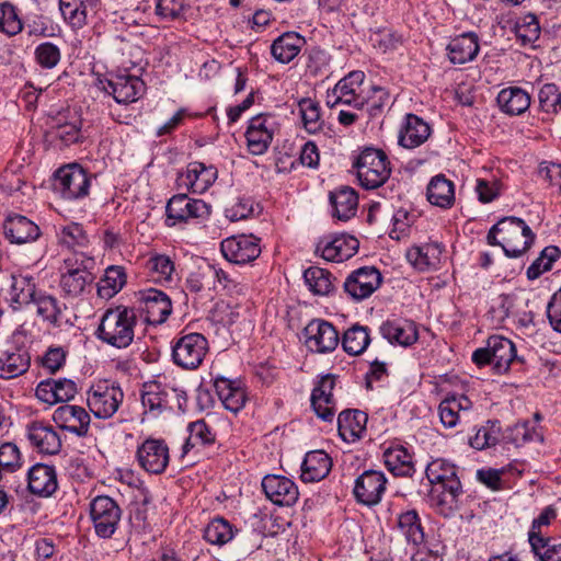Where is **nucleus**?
Instances as JSON below:
<instances>
[{
	"label": "nucleus",
	"instance_id": "1",
	"mask_svg": "<svg viewBox=\"0 0 561 561\" xmlns=\"http://www.w3.org/2000/svg\"><path fill=\"white\" fill-rule=\"evenodd\" d=\"M425 473L432 484V501L440 513L449 515L457 508L459 496L462 494L457 467L446 459L438 458L427 465Z\"/></svg>",
	"mask_w": 561,
	"mask_h": 561
},
{
	"label": "nucleus",
	"instance_id": "2",
	"mask_svg": "<svg viewBox=\"0 0 561 561\" xmlns=\"http://www.w3.org/2000/svg\"><path fill=\"white\" fill-rule=\"evenodd\" d=\"M136 324V310L117 306L104 312L96 330V336L113 347L126 348L134 341Z\"/></svg>",
	"mask_w": 561,
	"mask_h": 561
},
{
	"label": "nucleus",
	"instance_id": "3",
	"mask_svg": "<svg viewBox=\"0 0 561 561\" xmlns=\"http://www.w3.org/2000/svg\"><path fill=\"white\" fill-rule=\"evenodd\" d=\"M94 259L83 252H73L62 260L59 268V286L68 297H79L91 288L95 280Z\"/></svg>",
	"mask_w": 561,
	"mask_h": 561
},
{
	"label": "nucleus",
	"instance_id": "4",
	"mask_svg": "<svg viewBox=\"0 0 561 561\" xmlns=\"http://www.w3.org/2000/svg\"><path fill=\"white\" fill-rule=\"evenodd\" d=\"M353 169L359 185L365 190L382 186L390 178L391 167L388 156L381 149L367 147L353 161Z\"/></svg>",
	"mask_w": 561,
	"mask_h": 561
},
{
	"label": "nucleus",
	"instance_id": "5",
	"mask_svg": "<svg viewBox=\"0 0 561 561\" xmlns=\"http://www.w3.org/2000/svg\"><path fill=\"white\" fill-rule=\"evenodd\" d=\"M471 358L479 367L493 364L499 374L506 373L514 362H524L522 357L517 356L515 344L502 335L490 336L486 346L476 350Z\"/></svg>",
	"mask_w": 561,
	"mask_h": 561
},
{
	"label": "nucleus",
	"instance_id": "6",
	"mask_svg": "<svg viewBox=\"0 0 561 561\" xmlns=\"http://www.w3.org/2000/svg\"><path fill=\"white\" fill-rule=\"evenodd\" d=\"M500 229V243L508 257H519L533 244L535 233L529 226L518 217H504L496 222Z\"/></svg>",
	"mask_w": 561,
	"mask_h": 561
},
{
	"label": "nucleus",
	"instance_id": "7",
	"mask_svg": "<svg viewBox=\"0 0 561 561\" xmlns=\"http://www.w3.org/2000/svg\"><path fill=\"white\" fill-rule=\"evenodd\" d=\"M89 514L95 535L110 539L119 527L123 510L113 497L98 495L89 504Z\"/></svg>",
	"mask_w": 561,
	"mask_h": 561
},
{
	"label": "nucleus",
	"instance_id": "8",
	"mask_svg": "<svg viewBox=\"0 0 561 561\" xmlns=\"http://www.w3.org/2000/svg\"><path fill=\"white\" fill-rule=\"evenodd\" d=\"M171 394L176 398L179 408L182 407V401L186 402V391L182 387L170 386L161 381L145 382L141 390V404L145 413L157 417L163 411L172 409L170 405Z\"/></svg>",
	"mask_w": 561,
	"mask_h": 561
},
{
	"label": "nucleus",
	"instance_id": "9",
	"mask_svg": "<svg viewBox=\"0 0 561 561\" xmlns=\"http://www.w3.org/2000/svg\"><path fill=\"white\" fill-rule=\"evenodd\" d=\"M124 399V392L119 386L101 381L92 385L87 392L89 410L98 419H110L118 410Z\"/></svg>",
	"mask_w": 561,
	"mask_h": 561
},
{
	"label": "nucleus",
	"instance_id": "10",
	"mask_svg": "<svg viewBox=\"0 0 561 561\" xmlns=\"http://www.w3.org/2000/svg\"><path fill=\"white\" fill-rule=\"evenodd\" d=\"M91 175L79 164L59 168L55 173V191L65 199H80L89 194Z\"/></svg>",
	"mask_w": 561,
	"mask_h": 561
},
{
	"label": "nucleus",
	"instance_id": "11",
	"mask_svg": "<svg viewBox=\"0 0 561 561\" xmlns=\"http://www.w3.org/2000/svg\"><path fill=\"white\" fill-rule=\"evenodd\" d=\"M208 352V341L201 333H188L176 339L172 345V359L184 369H196Z\"/></svg>",
	"mask_w": 561,
	"mask_h": 561
},
{
	"label": "nucleus",
	"instance_id": "12",
	"mask_svg": "<svg viewBox=\"0 0 561 561\" xmlns=\"http://www.w3.org/2000/svg\"><path fill=\"white\" fill-rule=\"evenodd\" d=\"M210 205L202 199L190 198L186 194L172 196L165 207L167 225L187 222L190 219H207L210 216Z\"/></svg>",
	"mask_w": 561,
	"mask_h": 561
},
{
	"label": "nucleus",
	"instance_id": "13",
	"mask_svg": "<svg viewBox=\"0 0 561 561\" xmlns=\"http://www.w3.org/2000/svg\"><path fill=\"white\" fill-rule=\"evenodd\" d=\"M136 459L145 471L161 474L170 461L169 446L164 439L146 438L137 448Z\"/></svg>",
	"mask_w": 561,
	"mask_h": 561
},
{
	"label": "nucleus",
	"instance_id": "14",
	"mask_svg": "<svg viewBox=\"0 0 561 561\" xmlns=\"http://www.w3.org/2000/svg\"><path fill=\"white\" fill-rule=\"evenodd\" d=\"M276 129L277 123L274 115L260 114L252 117L245 131L249 151L255 156L265 153Z\"/></svg>",
	"mask_w": 561,
	"mask_h": 561
},
{
	"label": "nucleus",
	"instance_id": "15",
	"mask_svg": "<svg viewBox=\"0 0 561 561\" xmlns=\"http://www.w3.org/2000/svg\"><path fill=\"white\" fill-rule=\"evenodd\" d=\"M220 250L225 259L234 264L250 263L257 259L262 251L260 239L253 234L226 238L220 243Z\"/></svg>",
	"mask_w": 561,
	"mask_h": 561
},
{
	"label": "nucleus",
	"instance_id": "16",
	"mask_svg": "<svg viewBox=\"0 0 561 561\" xmlns=\"http://www.w3.org/2000/svg\"><path fill=\"white\" fill-rule=\"evenodd\" d=\"M382 282L380 272L374 266H364L353 271L344 282L345 293L360 301L375 293Z\"/></svg>",
	"mask_w": 561,
	"mask_h": 561
},
{
	"label": "nucleus",
	"instance_id": "17",
	"mask_svg": "<svg viewBox=\"0 0 561 561\" xmlns=\"http://www.w3.org/2000/svg\"><path fill=\"white\" fill-rule=\"evenodd\" d=\"M218 171L213 165L199 161L190 162L185 171L179 173L176 185L195 194L205 193L216 181Z\"/></svg>",
	"mask_w": 561,
	"mask_h": 561
},
{
	"label": "nucleus",
	"instance_id": "18",
	"mask_svg": "<svg viewBox=\"0 0 561 561\" xmlns=\"http://www.w3.org/2000/svg\"><path fill=\"white\" fill-rule=\"evenodd\" d=\"M387 478L378 470H366L356 480L353 489L356 501L367 506L380 503L386 489Z\"/></svg>",
	"mask_w": 561,
	"mask_h": 561
},
{
	"label": "nucleus",
	"instance_id": "19",
	"mask_svg": "<svg viewBox=\"0 0 561 561\" xmlns=\"http://www.w3.org/2000/svg\"><path fill=\"white\" fill-rule=\"evenodd\" d=\"M103 90L113 95L117 103L129 104L136 102L145 93L146 84L137 76L121 73L107 79Z\"/></svg>",
	"mask_w": 561,
	"mask_h": 561
},
{
	"label": "nucleus",
	"instance_id": "20",
	"mask_svg": "<svg viewBox=\"0 0 561 561\" xmlns=\"http://www.w3.org/2000/svg\"><path fill=\"white\" fill-rule=\"evenodd\" d=\"M307 347L317 353H328L335 350L339 344V332L328 321L314 319L310 321L305 330Z\"/></svg>",
	"mask_w": 561,
	"mask_h": 561
},
{
	"label": "nucleus",
	"instance_id": "21",
	"mask_svg": "<svg viewBox=\"0 0 561 561\" xmlns=\"http://www.w3.org/2000/svg\"><path fill=\"white\" fill-rule=\"evenodd\" d=\"M53 420L62 431L77 437H85L89 434L91 417L82 407L62 404L54 411Z\"/></svg>",
	"mask_w": 561,
	"mask_h": 561
},
{
	"label": "nucleus",
	"instance_id": "22",
	"mask_svg": "<svg viewBox=\"0 0 561 561\" xmlns=\"http://www.w3.org/2000/svg\"><path fill=\"white\" fill-rule=\"evenodd\" d=\"M140 310L151 324L163 323L172 312L170 297L160 289L148 288L139 291Z\"/></svg>",
	"mask_w": 561,
	"mask_h": 561
},
{
	"label": "nucleus",
	"instance_id": "23",
	"mask_svg": "<svg viewBox=\"0 0 561 561\" xmlns=\"http://www.w3.org/2000/svg\"><path fill=\"white\" fill-rule=\"evenodd\" d=\"M335 376L327 374L320 377L311 392V407L319 419L324 422H332L336 407L333 398Z\"/></svg>",
	"mask_w": 561,
	"mask_h": 561
},
{
	"label": "nucleus",
	"instance_id": "24",
	"mask_svg": "<svg viewBox=\"0 0 561 561\" xmlns=\"http://www.w3.org/2000/svg\"><path fill=\"white\" fill-rule=\"evenodd\" d=\"M262 489L266 497L278 506H291L299 496L295 482L284 476H265L262 480Z\"/></svg>",
	"mask_w": 561,
	"mask_h": 561
},
{
	"label": "nucleus",
	"instance_id": "25",
	"mask_svg": "<svg viewBox=\"0 0 561 561\" xmlns=\"http://www.w3.org/2000/svg\"><path fill=\"white\" fill-rule=\"evenodd\" d=\"M359 247V241L350 234H340L333 238L320 240L316 247V253L329 262H343L353 257Z\"/></svg>",
	"mask_w": 561,
	"mask_h": 561
},
{
	"label": "nucleus",
	"instance_id": "26",
	"mask_svg": "<svg viewBox=\"0 0 561 561\" xmlns=\"http://www.w3.org/2000/svg\"><path fill=\"white\" fill-rule=\"evenodd\" d=\"M432 128L422 117L408 113L403 117L398 133V145L405 149H415L431 137Z\"/></svg>",
	"mask_w": 561,
	"mask_h": 561
},
{
	"label": "nucleus",
	"instance_id": "27",
	"mask_svg": "<svg viewBox=\"0 0 561 561\" xmlns=\"http://www.w3.org/2000/svg\"><path fill=\"white\" fill-rule=\"evenodd\" d=\"M26 437L38 453L57 455L61 449V438L49 424L34 421L26 426Z\"/></svg>",
	"mask_w": 561,
	"mask_h": 561
},
{
	"label": "nucleus",
	"instance_id": "28",
	"mask_svg": "<svg viewBox=\"0 0 561 561\" xmlns=\"http://www.w3.org/2000/svg\"><path fill=\"white\" fill-rule=\"evenodd\" d=\"M28 491L39 497H49L58 489L56 468L47 463H35L27 471Z\"/></svg>",
	"mask_w": 561,
	"mask_h": 561
},
{
	"label": "nucleus",
	"instance_id": "29",
	"mask_svg": "<svg viewBox=\"0 0 561 561\" xmlns=\"http://www.w3.org/2000/svg\"><path fill=\"white\" fill-rule=\"evenodd\" d=\"M448 60L454 65H463L476 59L480 51L479 36L466 32L451 38L446 47Z\"/></svg>",
	"mask_w": 561,
	"mask_h": 561
},
{
	"label": "nucleus",
	"instance_id": "30",
	"mask_svg": "<svg viewBox=\"0 0 561 561\" xmlns=\"http://www.w3.org/2000/svg\"><path fill=\"white\" fill-rule=\"evenodd\" d=\"M5 238L15 244L35 241L39 234L38 226L22 215H10L3 224Z\"/></svg>",
	"mask_w": 561,
	"mask_h": 561
},
{
	"label": "nucleus",
	"instance_id": "31",
	"mask_svg": "<svg viewBox=\"0 0 561 561\" xmlns=\"http://www.w3.org/2000/svg\"><path fill=\"white\" fill-rule=\"evenodd\" d=\"M379 331L389 343L402 346H410L419 339L416 325L410 320H387L380 325Z\"/></svg>",
	"mask_w": 561,
	"mask_h": 561
},
{
	"label": "nucleus",
	"instance_id": "32",
	"mask_svg": "<svg viewBox=\"0 0 561 561\" xmlns=\"http://www.w3.org/2000/svg\"><path fill=\"white\" fill-rule=\"evenodd\" d=\"M368 415L360 410H344L337 417V431L346 443L359 440L366 433Z\"/></svg>",
	"mask_w": 561,
	"mask_h": 561
},
{
	"label": "nucleus",
	"instance_id": "33",
	"mask_svg": "<svg viewBox=\"0 0 561 561\" xmlns=\"http://www.w3.org/2000/svg\"><path fill=\"white\" fill-rule=\"evenodd\" d=\"M364 79L365 73L363 71H351L334 85L339 95L343 99L344 105L358 110L364 107L366 96L360 93Z\"/></svg>",
	"mask_w": 561,
	"mask_h": 561
},
{
	"label": "nucleus",
	"instance_id": "34",
	"mask_svg": "<svg viewBox=\"0 0 561 561\" xmlns=\"http://www.w3.org/2000/svg\"><path fill=\"white\" fill-rule=\"evenodd\" d=\"M332 460L323 450L307 453L302 465L300 478L304 482H318L331 471Z\"/></svg>",
	"mask_w": 561,
	"mask_h": 561
},
{
	"label": "nucleus",
	"instance_id": "35",
	"mask_svg": "<svg viewBox=\"0 0 561 561\" xmlns=\"http://www.w3.org/2000/svg\"><path fill=\"white\" fill-rule=\"evenodd\" d=\"M31 356L26 350L12 347L0 355V378H16L30 368Z\"/></svg>",
	"mask_w": 561,
	"mask_h": 561
},
{
	"label": "nucleus",
	"instance_id": "36",
	"mask_svg": "<svg viewBox=\"0 0 561 561\" xmlns=\"http://www.w3.org/2000/svg\"><path fill=\"white\" fill-rule=\"evenodd\" d=\"M214 387L222 405L228 411L238 413L244 407L247 401L245 391L234 381L225 377H217Z\"/></svg>",
	"mask_w": 561,
	"mask_h": 561
},
{
	"label": "nucleus",
	"instance_id": "37",
	"mask_svg": "<svg viewBox=\"0 0 561 561\" xmlns=\"http://www.w3.org/2000/svg\"><path fill=\"white\" fill-rule=\"evenodd\" d=\"M443 249L438 243L412 247L407 252L408 261L419 271L436 270L440 264Z\"/></svg>",
	"mask_w": 561,
	"mask_h": 561
},
{
	"label": "nucleus",
	"instance_id": "38",
	"mask_svg": "<svg viewBox=\"0 0 561 561\" xmlns=\"http://www.w3.org/2000/svg\"><path fill=\"white\" fill-rule=\"evenodd\" d=\"M530 95L519 87L504 88L496 98L501 111L511 116L526 112L530 106Z\"/></svg>",
	"mask_w": 561,
	"mask_h": 561
},
{
	"label": "nucleus",
	"instance_id": "39",
	"mask_svg": "<svg viewBox=\"0 0 561 561\" xmlns=\"http://www.w3.org/2000/svg\"><path fill=\"white\" fill-rule=\"evenodd\" d=\"M306 41L296 32H286L273 41L271 54L280 64H289L300 53Z\"/></svg>",
	"mask_w": 561,
	"mask_h": 561
},
{
	"label": "nucleus",
	"instance_id": "40",
	"mask_svg": "<svg viewBox=\"0 0 561 561\" xmlns=\"http://www.w3.org/2000/svg\"><path fill=\"white\" fill-rule=\"evenodd\" d=\"M99 0H59V10L64 20L75 30L87 24L89 10L98 7Z\"/></svg>",
	"mask_w": 561,
	"mask_h": 561
},
{
	"label": "nucleus",
	"instance_id": "41",
	"mask_svg": "<svg viewBox=\"0 0 561 561\" xmlns=\"http://www.w3.org/2000/svg\"><path fill=\"white\" fill-rule=\"evenodd\" d=\"M427 201L440 208H450L455 203V185L444 174L433 176L426 188Z\"/></svg>",
	"mask_w": 561,
	"mask_h": 561
},
{
	"label": "nucleus",
	"instance_id": "42",
	"mask_svg": "<svg viewBox=\"0 0 561 561\" xmlns=\"http://www.w3.org/2000/svg\"><path fill=\"white\" fill-rule=\"evenodd\" d=\"M472 408L471 400L465 394L446 397L438 405L439 419L444 427L453 428L460 420V412Z\"/></svg>",
	"mask_w": 561,
	"mask_h": 561
},
{
	"label": "nucleus",
	"instance_id": "43",
	"mask_svg": "<svg viewBox=\"0 0 561 561\" xmlns=\"http://www.w3.org/2000/svg\"><path fill=\"white\" fill-rule=\"evenodd\" d=\"M330 203L333 207V216L342 221H347L356 215L358 196L348 186H343L330 193Z\"/></svg>",
	"mask_w": 561,
	"mask_h": 561
},
{
	"label": "nucleus",
	"instance_id": "44",
	"mask_svg": "<svg viewBox=\"0 0 561 561\" xmlns=\"http://www.w3.org/2000/svg\"><path fill=\"white\" fill-rule=\"evenodd\" d=\"M31 304L36 307L37 316L44 321L55 328L60 327L65 306L55 296L39 290Z\"/></svg>",
	"mask_w": 561,
	"mask_h": 561
},
{
	"label": "nucleus",
	"instance_id": "45",
	"mask_svg": "<svg viewBox=\"0 0 561 561\" xmlns=\"http://www.w3.org/2000/svg\"><path fill=\"white\" fill-rule=\"evenodd\" d=\"M397 527L409 543L421 546L424 542V530L415 510H409L399 514Z\"/></svg>",
	"mask_w": 561,
	"mask_h": 561
},
{
	"label": "nucleus",
	"instance_id": "46",
	"mask_svg": "<svg viewBox=\"0 0 561 561\" xmlns=\"http://www.w3.org/2000/svg\"><path fill=\"white\" fill-rule=\"evenodd\" d=\"M385 463L389 471L398 477H411L414 472L412 455L407 448L400 446L388 449L385 455Z\"/></svg>",
	"mask_w": 561,
	"mask_h": 561
},
{
	"label": "nucleus",
	"instance_id": "47",
	"mask_svg": "<svg viewBox=\"0 0 561 561\" xmlns=\"http://www.w3.org/2000/svg\"><path fill=\"white\" fill-rule=\"evenodd\" d=\"M528 541L531 550L540 561H561V543L540 533L529 531Z\"/></svg>",
	"mask_w": 561,
	"mask_h": 561
},
{
	"label": "nucleus",
	"instance_id": "48",
	"mask_svg": "<svg viewBox=\"0 0 561 561\" xmlns=\"http://www.w3.org/2000/svg\"><path fill=\"white\" fill-rule=\"evenodd\" d=\"M126 284V273L122 266L111 265L98 284V295L103 299L114 297Z\"/></svg>",
	"mask_w": 561,
	"mask_h": 561
},
{
	"label": "nucleus",
	"instance_id": "49",
	"mask_svg": "<svg viewBox=\"0 0 561 561\" xmlns=\"http://www.w3.org/2000/svg\"><path fill=\"white\" fill-rule=\"evenodd\" d=\"M39 290L34 278L28 275H12L10 285L11 300L19 305H30Z\"/></svg>",
	"mask_w": 561,
	"mask_h": 561
},
{
	"label": "nucleus",
	"instance_id": "50",
	"mask_svg": "<svg viewBox=\"0 0 561 561\" xmlns=\"http://www.w3.org/2000/svg\"><path fill=\"white\" fill-rule=\"evenodd\" d=\"M187 431L188 437L183 445V454H187L190 449L196 446H206L215 443L216 434L204 420L191 422Z\"/></svg>",
	"mask_w": 561,
	"mask_h": 561
},
{
	"label": "nucleus",
	"instance_id": "51",
	"mask_svg": "<svg viewBox=\"0 0 561 561\" xmlns=\"http://www.w3.org/2000/svg\"><path fill=\"white\" fill-rule=\"evenodd\" d=\"M370 343L367 327L355 324L346 330L342 337V347L350 355L362 354Z\"/></svg>",
	"mask_w": 561,
	"mask_h": 561
},
{
	"label": "nucleus",
	"instance_id": "52",
	"mask_svg": "<svg viewBox=\"0 0 561 561\" xmlns=\"http://www.w3.org/2000/svg\"><path fill=\"white\" fill-rule=\"evenodd\" d=\"M237 529L224 517L211 519L204 529V539L216 546H224L234 537Z\"/></svg>",
	"mask_w": 561,
	"mask_h": 561
},
{
	"label": "nucleus",
	"instance_id": "53",
	"mask_svg": "<svg viewBox=\"0 0 561 561\" xmlns=\"http://www.w3.org/2000/svg\"><path fill=\"white\" fill-rule=\"evenodd\" d=\"M146 267L157 283H171L175 273V266L172 259L167 254H153L151 255Z\"/></svg>",
	"mask_w": 561,
	"mask_h": 561
},
{
	"label": "nucleus",
	"instance_id": "54",
	"mask_svg": "<svg viewBox=\"0 0 561 561\" xmlns=\"http://www.w3.org/2000/svg\"><path fill=\"white\" fill-rule=\"evenodd\" d=\"M304 279L314 295L325 296L333 289L332 275L322 267L310 266L305 271Z\"/></svg>",
	"mask_w": 561,
	"mask_h": 561
},
{
	"label": "nucleus",
	"instance_id": "55",
	"mask_svg": "<svg viewBox=\"0 0 561 561\" xmlns=\"http://www.w3.org/2000/svg\"><path fill=\"white\" fill-rule=\"evenodd\" d=\"M58 242L70 250L84 249L89 245V237L83 227L77 222L64 226L57 233Z\"/></svg>",
	"mask_w": 561,
	"mask_h": 561
},
{
	"label": "nucleus",
	"instance_id": "56",
	"mask_svg": "<svg viewBox=\"0 0 561 561\" xmlns=\"http://www.w3.org/2000/svg\"><path fill=\"white\" fill-rule=\"evenodd\" d=\"M302 124L309 134H317L322 130L324 122L321 118L320 106L312 99H302L298 103Z\"/></svg>",
	"mask_w": 561,
	"mask_h": 561
},
{
	"label": "nucleus",
	"instance_id": "57",
	"mask_svg": "<svg viewBox=\"0 0 561 561\" xmlns=\"http://www.w3.org/2000/svg\"><path fill=\"white\" fill-rule=\"evenodd\" d=\"M500 436V423L497 421H488L485 425L479 427L476 434L470 437L469 444L477 450H482L495 446Z\"/></svg>",
	"mask_w": 561,
	"mask_h": 561
},
{
	"label": "nucleus",
	"instance_id": "58",
	"mask_svg": "<svg viewBox=\"0 0 561 561\" xmlns=\"http://www.w3.org/2000/svg\"><path fill=\"white\" fill-rule=\"evenodd\" d=\"M23 30V22L18 9L10 2L0 3V32L14 36Z\"/></svg>",
	"mask_w": 561,
	"mask_h": 561
},
{
	"label": "nucleus",
	"instance_id": "59",
	"mask_svg": "<svg viewBox=\"0 0 561 561\" xmlns=\"http://www.w3.org/2000/svg\"><path fill=\"white\" fill-rule=\"evenodd\" d=\"M561 251L558 247H546L539 257H537L527 268V277L529 279L538 278L542 273L549 271L557 259H559Z\"/></svg>",
	"mask_w": 561,
	"mask_h": 561
},
{
	"label": "nucleus",
	"instance_id": "60",
	"mask_svg": "<svg viewBox=\"0 0 561 561\" xmlns=\"http://www.w3.org/2000/svg\"><path fill=\"white\" fill-rule=\"evenodd\" d=\"M34 58L41 68L49 70L59 64L61 51L56 44L44 42L35 47Z\"/></svg>",
	"mask_w": 561,
	"mask_h": 561
},
{
	"label": "nucleus",
	"instance_id": "61",
	"mask_svg": "<svg viewBox=\"0 0 561 561\" xmlns=\"http://www.w3.org/2000/svg\"><path fill=\"white\" fill-rule=\"evenodd\" d=\"M539 106L548 114H557L561 110V92L554 83L541 87L538 93Z\"/></svg>",
	"mask_w": 561,
	"mask_h": 561
},
{
	"label": "nucleus",
	"instance_id": "62",
	"mask_svg": "<svg viewBox=\"0 0 561 561\" xmlns=\"http://www.w3.org/2000/svg\"><path fill=\"white\" fill-rule=\"evenodd\" d=\"M516 35L524 43H534L540 36V25L535 14L528 13L516 23Z\"/></svg>",
	"mask_w": 561,
	"mask_h": 561
},
{
	"label": "nucleus",
	"instance_id": "63",
	"mask_svg": "<svg viewBox=\"0 0 561 561\" xmlns=\"http://www.w3.org/2000/svg\"><path fill=\"white\" fill-rule=\"evenodd\" d=\"M511 437L516 445L527 442H543V434L540 428L531 425L529 421L515 424L511 430Z\"/></svg>",
	"mask_w": 561,
	"mask_h": 561
},
{
	"label": "nucleus",
	"instance_id": "64",
	"mask_svg": "<svg viewBox=\"0 0 561 561\" xmlns=\"http://www.w3.org/2000/svg\"><path fill=\"white\" fill-rule=\"evenodd\" d=\"M185 9V0H156V14L164 21L181 19Z\"/></svg>",
	"mask_w": 561,
	"mask_h": 561
}]
</instances>
